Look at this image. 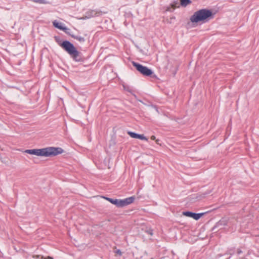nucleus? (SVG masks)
Returning <instances> with one entry per match:
<instances>
[{
    "label": "nucleus",
    "mask_w": 259,
    "mask_h": 259,
    "mask_svg": "<svg viewBox=\"0 0 259 259\" xmlns=\"http://www.w3.org/2000/svg\"><path fill=\"white\" fill-rule=\"evenodd\" d=\"M124 90L125 91H127V92L132 93L133 90L131 89V88L128 85H123Z\"/></svg>",
    "instance_id": "15"
},
{
    "label": "nucleus",
    "mask_w": 259,
    "mask_h": 259,
    "mask_svg": "<svg viewBox=\"0 0 259 259\" xmlns=\"http://www.w3.org/2000/svg\"><path fill=\"white\" fill-rule=\"evenodd\" d=\"M71 36L72 38L78 40L79 42H83L85 41V39L83 37L80 36H75L74 35H71Z\"/></svg>",
    "instance_id": "13"
},
{
    "label": "nucleus",
    "mask_w": 259,
    "mask_h": 259,
    "mask_svg": "<svg viewBox=\"0 0 259 259\" xmlns=\"http://www.w3.org/2000/svg\"><path fill=\"white\" fill-rule=\"evenodd\" d=\"M103 198L109 201L111 203L115 205L118 207H119V199H113L106 197H104Z\"/></svg>",
    "instance_id": "9"
},
{
    "label": "nucleus",
    "mask_w": 259,
    "mask_h": 259,
    "mask_svg": "<svg viewBox=\"0 0 259 259\" xmlns=\"http://www.w3.org/2000/svg\"><path fill=\"white\" fill-rule=\"evenodd\" d=\"M192 3L191 0H181L180 4L182 7H185Z\"/></svg>",
    "instance_id": "12"
},
{
    "label": "nucleus",
    "mask_w": 259,
    "mask_h": 259,
    "mask_svg": "<svg viewBox=\"0 0 259 259\" xmlns=\"http://www.w3.org/2000/svg\"><path fill=\"white\" fill-rule=\"evenodd\" d=\"M206 212H202V213H195L189 211H184L183 214L184 215L192 218L195 220H198L201 217L204 215Z\"/></svg>",
    "instance_id": "5"
},
{
    "label": "nucleus",
    "mask_w": 259,
    "mask_h": 259,
    "mask_svg": "<svg viewBox=\"0 0 259 259\" xmlns=\"http://www.w3.org/2000/svg\"><path fill=\"white\" fill-rule=\"evenodd\" d=\"M151 106L153 108H154L157 112H158V108H157V107L156 105H154L151 104Z\"/></svg>",
    "instance_id": "18"
},
{
    "label": "nucleus",
    "mask_w": 259,
    "mask_h": 259,
    "mask_svg": "<svg viewBox=\"0 0 259 259\" xmlns=\"http://www.w3.org/2000/svg\"><path fill=\"white\" fill-rule=\"evenodd\" d=\"M128 134L133 138L148 141V139L144 135L138 134L133 132H128Z\"/></svg>",
    "instance_id": "8"
},
{
    "label": "nucleus",
    "mask_w": 259,
    "mask_h": 259,
    "mask_svg": "<svg viewBox=\"0 0 259 259\" xmlns=\"http://www.w3.org/2000/svg\"><path fill=\"white\" fill-rule=\"evenodd\" d=\"M53 24L55 27L61 30H66L65 29V26H63L61 23L58 22L57 20L53 21Z\"/></svg>",
    "instance_id": "10"
},
{
    "label": "nucleus",
    "mask_w": 259,
    "mask_h": 259,
    "mask_svg": "<svg viewBox=\"0 0 259 259\" xmlns=\"http://www.w3.org/2000/svg\"><path fill=\"white\" fill-rule=\"evenodd\" d=\"M55 40L56 42L58 44V45L60 46L62 49H63L65 51H66L67 48L69 47L68 45L69 43H71L68 40H62L60 36H55L54 37Z\"/></svg>",
    "instance_id": "6"
},
{
    "label": "nucleus",
    "mask_w": 259,
    "mask_h": 259,
    "mask_svg": "<svg viewBox=\"0 0 259 259\" xmlns=\"http://www.w3.org/2000/svg\"><path fill=\"white\" fill-rule=\"evenodd\" d=\"M45 259H53V258L52 257H51V256H48V257H47Z\"/></svg>",
    "instance_id": "24"
},
{
    "label": "nucleus",
    "mask_w": 259,
    "mask_h": 259,
    "mask_svg": "<svg viewBox=\"0 0 259 259\" xmlns=\"http://www.w3.org/2000/svg\"><path fill=\"white\" fill-rule=\"evenodd\" d=\"M226 225V223L225 221L220 220L215 224V226L212 228V230L214 231L217 228H218L220 226H225Z\"/></svg>",
    "instance_id": "11"
},
{
    "label": "nucleus",
    "mask_w": 259,
    "mask_h": 259,
    "mask_svg": "<svg viewBox=\"0 0 259 259\" xmlns=\"http://www.w3.org/2000/svg\"><path fill=\"white\" fill-rule=\"evenodd\" d=\"M147 232L150 235H153V230H149V231H147Z\"/></svg>",
    "instance_id": "21"
},
{
    "label": "nucleus",
    "mask_w": 259,
    "mask_h": 259,
    "mask_svg": "<svg viewBox=\"0 0 259 259\" xmlns=\"http://www.w3.org/2000/svg\"><path fill=\"white\" fill-rule=\"evenodd\" d=\"M176 5H177V3H176L175 4H172L171 5V7H172L174 9H175V8H176V7H177Z\"/></svg>",
    "instance_id": "22"
},
{
    "label": "nucleus",
    "mask_w": 259,
    "mask_h": 259,
    "mask_svg": "<svg viewBox=\"0 0 259 259\" xmlns=\"http://www.w3.org/2000/svg\"><path fill=\"white\" fill-rule=\"evenodd\" d=\"M135 198L134 196L130 197L124 199H119V207H122L132 203Z\"/></svg>",
    "instance_id": "7"
},
{
    "label": "nucleus",
    "mask_w": 259,
    "mask_h": 259,
    "mask_svg": "<svg viewBox=\"0 0 259 259\" xmlns=\"http://www.w3.org/2000/svg\"><path fill=\"white\" fill-rule=\"evenodd\" d=\"M116 253L117 254H119V255H121V254H122V252L120 251V250H119V249L117 250L116 251Z\"/></svg>",
    "instance_id": "19"
},
{
    "label": "nucleus",
    "mask_w": 259,
    "mask_h": 259,
    "mask_svg": "<svg viewBox=\"0 0 259 259\" xmlns=\"http://www.w3.org/2000/svg\"><path fill=\"white\" fill-rule=\"evenodd\" d=\"M227 253L228 254H230V255H233L234 253V248L230 249L229 250H228Z\"/></svg>",
    "instance_id": "17"
},
{
    "label": "nucleus",
    "mask_w": 259,
    "mask_h": 259,
    "mask_svg": "<svg viewBox=\"0 0 259 259\" xmlns=\"http://www.w3.org/2000/svg\"><path fill=\"white\" fill-rule=\"evenodd\" d=\"M151 139L152 140H156V137L155 136H152L151 137Z\"/></svg>",
    "instance_id": "23"
},
{
    "label": "nucleus",
    "mask_w": 259,
    "mask_h": 259,
    "mask_svg": "<svg viewBox=\"0 0 259 259\" xmlns=\"http://www.w3.org/2000/svg\"><path fill=\"white\" fill-rule=\"evenodd\" d=\"M156 143H157V144H159V143H158V142L159 141V140H156Z\"/></svg>",
    "instance_id": "25"
},
{
    "label": "nucleus",
    "mask_w": 259,
    "mask_h": 259,
    "mask_svg": "<svg viewBox=\"0 0 259 259\" xmlns=\"http://www.w3.org/2000/svg\"><path fill=\"white\" fill-rule=\"evenodd\" d=\"M65 29L66 30H63V31L67 34L71 36V35H73L71 33V30L69 28H68L67 27H65Z\"/></svg>",
    "instance_id": "16"
},
{
    "label": "nucleus",
    "mask_w": 259,
    "mask_h": 259,
    "mask_svg": "<svg viewBox=\"0 0 259 259\" xmlns=\"http://www.w3.org/2000/svg\"><path fill=\"white\" fill-rule=\"evenodd\" d=\"M25 152L38 156L52 157L63 153L64 150L61 147H48L41 149H28Z\"/></svg>",
    "instance_id": "1"
},
{
    "label": "nucleus",
    "mask_w": 259,
    "mask_h": 259,
    "mask_svg": "<svg viewBox=\"0 0 259 259\" xmlns=\"http://www.w3.org/2000/svg\"><path fill=\"white\" fill-rule=\"evenodd\" d=\"M139 101L141 103H142L143 104H144L141 100H139Z\"/></svg>",
    "instance_id": "26"
},
{
    "label": "nucleus",
    "mask_w": 259,
    "mask_h": 259,
    "mask_svg": "<svg viewBox=\"0 0 259 259\" xmlns=\"http://www.w3.org/2000/svg\"><path fill=\"white\" fill-rule=\"evenodd\" d=\"M237 253L238 254H240L242 253V251L240 249L238 248L237 250Z\"/></svg>",
    "instance_id": "20"
},
{
    "label": "nucleus",
    "mask_w": 259,
    "mask_h": 259,
    "mask_svg": "<svg viewBox=\"0 0 259 259\" xmlns=\"http://www.w3.org/2000/svg\"><path fill=\"white\" fill-rule=\"evenodd\" d=\"M68 45L69 47L67 48L66 52L73 60L75 62H83L84 58L82 53L78 51L72 43H69Z\"/></svg>",
    "instance_id": "3"
},
{
    "label": "nucleus",
    "mask_w": 259,
    "mask_h": 259,
    "mask_svg": "<svg viewBox=\"0 0 259 259\" xmlns=\"http://www.w3.org/2000/svg\"><path fill=\"white\" fill-rule=\"evenodd\" d=\"M132 64L136 69L144 76H151L153 74V71L146 66L134 61L132 62Z\"/></svg>",
    "instance_id": "4"
},
{
    "label": "nucleus",
    "mask_w": 259,
    "mask_h": 259,
    "mask_svg": "<svg viewBox=\"0 0 259 259\" xmlns=\"http://www.w3.org/2000/svg\"><path fill=\"white\" fill-rule=\"evenodd\" d=\"M214 17L212 12L209 9H202L195 12L190 17V21L192 23L208 22Z\"/></svg>",
    "instance_id": "2"
},
{
    "label": "nucleus",
    "mask_w": 259,
    "mask_h": 259,
    "mask_svg": "<svg viewBox=\"0 0 259 259\" xmlns=\"http://www.w3.org/2000/svg\"><path fill=\"white\" fill-rule=\"evenodd\" d=\"M31 1L34 3H38V4H45L47 3L46 1H45V0H31Z\"/></svg>",
    "instance_id": "14"
}]
</instances>
